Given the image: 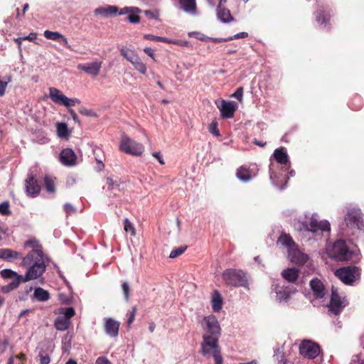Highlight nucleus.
<instances>
[{
	"label": "nucleus",
	"instance_id": "8",
	"mask_svg": "<svg viewBox=\"0 0 364 364\" xmlns=\"http://www.w3.org/2000/svg\"><path fill=\"white\" fill-rule=\"evenodd\" d=\"M119 149L126 154L136 156H141L144 151V146L141 144L132 139L127 135L122 136Z\"/></svg>",
	"mask_w": 364,
	"mask_h": 364
},
{
	"label": "nucleus",
	"instance_id": "3",
	"mask_svg": "<svg viewBox=\"0 0 364 364\" xmlns=\"http://www.w3.org/2000/svg\"><path fill=\"white\" fill-rule=\"evenodd\" d=\"M203 330L201 350L208 351L218 346L221 328L217 318L213 315L205 316L201 321Z\"/></svg>",
	"mask_w": 364,
	"mask_h": 364
},
{
	"label": "nucleus",
	"instance_id": "22",
	"mask_svg": "<svg viewBox=\"0 0 364 364\" xmlns=\"http://www.w3.org/2000/svg\"><path fill=\"white\" fill-rule=\"evenodd\" d=\"M178 1L180 9L185 13L191 16L198 15L196 0H178Z\"/></svg>",
	"mask_w": 364,
	"mask_h": 364
},
{
	"label": "nucleus",
	"instance_id": "47",
	"mask_svg": "<svg viewBox=\"0 0 364 364\" xmlns=\"http://www.w3.org/2000/svg\"><path fill=\"white\" fill-rule=\"evenodd\" d=\"M107 185L110 191L119 190V181H114L112 178H107Z\"/></svg>",
	"mask_w": 364,
	"mask_h": 364
},
{
	"label": "nucleus",
	"instance_id": "31",
	"mask_svg": "<svg viewBox=\"0 0 364 364\" xmlns=\"http://www.w3.org/2000/svg\"><path fill=\"white\" fill-rule=\"evenodd\" d=\"M144 38L149 40V41H160V42H165L168 43H173V44H178L177 41L171 40L165 37H161V36H156L151 34H145Z\"/></svg>",
	"mask_w": 364,
	"mask_h": 364
},
{
	"label": "nucleus",
	"instance_id": "62",
	"mask_svg": "<svg viewBox=\"0 0 364 364\" xmlns=\"http://www.w3.org/2000/svg\"><path fill=\"white\" fill-rule=\"evenodd\" d=\"M152 156L159 161L160 164H161V165L164 164V161L160 152H153Z\"/></svg>",
	"mask_w": 364,
	"mask_h": 364
},
{
	"label": "nucleus",
	"instance_id": "55",
	"mask_svg": "<svg viewBox=\"0 0 364 364\" xmlns=\"http://www.w3.org/2000/svg\"><path fill=\"white\" fill-rule=\"evenodd\" d=\"M209 132L214 136H220V132L218 129L217 122L214 121V122H211V124L209 126Z\"/></svg>",
	"mask_w": 364,
	"mask_h": 364
},
{
	"label": "nucleus",
	"instance_id": "64",
	"mask_svg": "<svg viewBox=\"0 0 364 364\" xmlns=\"http://www.w3.org/2000/svg\"><path fill=\"white\" fill-rule=\"evenodd\" d=\"M209 41H212L215 43H222V42H225V41H230L228 38H213V37H209Z\"/></svg>",
	"mask_w": 364,
	"mask_h": 364
},
{
	"label": "nucleus",
	"instance_id": "50",
	"mask_svg": "<svg viewBox=\"0 0 364 364\" xmlns=\"http://www.w3.org/2000/svg\"><path fill=\"white\" fill-rule=\"evenodd\" d=\"M9 206V203L8 201H4L0 203V213L4 215H9L11 213Z\"/></svg>",
	"mask_w": 364,
	"mask_h": 364
},
{
	"label": "nucleus",
	"instance_id": "44",
	"mask_svg": "<svg viewBox=\"0 0 364 364\" xmlns=\"http://www.w3.org/2000/svg\"><path fill=\"white\" fill-rule=\"evenodd\" d=\"M269 178L272 181V183L274 186L277 187L278 188L283 190L286 188V183L284 186H279L277 181V174L272 171V168H270L269 169Z\"/></svg>",
	"mask_w": 364,
	"mask_h": 364
},
{
	"label": "nucleus",
	"instance_id": "29",
	"mask_svg": "<svg viewBox=\"0 0 364 364\" xmlns=\"http://www.w3.org/2000/svg\"><path fill=\"white\" fill-rule=\"evenodd\" d=\"M278 243H280L283 246H285L288 251L294 249L296 247V244L293 240L292 237L286 233H282L278 238Z\"/></svg>",
	"mask_w": 364,
	"mask_h": 364
},
{
	"label": "nucleus",
	"instance_id": "17",
	"mask_svg": "<svg viewBox=\"0 0 364 364\" xmlns=\"http://www.w3.org/2000/svg\"><path fill=\"white\" fill-rule=\"evenodd\" d=\"M288 257L291 262L299 265L305 264L309 260V255L302 252L296 247L289 250Z\"/></svg>",
	"mask_w": 364,
	"mask_h": 364
},
{
	"label": "nucleus",
	"instance_id": "21",
	"mask_svg": "<svg viewBox=\"0 0 364 364\" xmlns=\"http://www.w3.org/2000/svg\"><path fill=\"white\" fill-rule=\"evenodd\" d=\"M41 190L40 186L33 176L28 177L26 181V192L28 196L36 197L38 195Z\"/></svg>",
	"mask_w": 364,
	"mask_h": 364
},
{
	"label": "nucleus",
	"instance_id": "6",
	"mask_svg": "<svg viewBox=\"0 0 364 364\" xmlns=\"http://www.w3.org/2000/svg\"><path fill=\"white\" fill-rule=\"evenodd\" d=\"M328 255L339 261H347L352 259L353 252L350 251L345 241L339 240L333 245H329L326 247Z\"/></svg>",
	"mask_w": 364,
	"mask_h": 364
},
{
	"label": "nucleus",
	"instance_id": "46",
	"mask_svg": "<svg viewBox=\"0 0 364 364\" xmlns=\"http://www.w3.org/2000/svg\"><path fill=\"white\" fill-rule=\"evenodd\" d=\"M23 257H24V256H23L22 253L11 250V254H10V256H9V262H16L17 260H19V259H21V262H22Z\"/></svg>",
	"mask_w": 364,
	"mask_h": 364
},
{
	"label": "nucleus",
	"instance_id": "23",
	"mask_svg": "<svg viewBox=\"0 0 364 364\" xmlns=\"http://www.w3.org/2000/svg\"><path fill=\"white\" fill-rule=\"evenodd\" d=\"M49 97L54 103L65 106L66 96L60 90L55 87H50Z\"/></svg>",
	"mask_w": 364,
	"mask_h": 364
},
{
	"label": "nucleus",
	"instance_id": "59",
	"mask_svg": "<svg viewBox=\"0 0 364 364\" xmlns=\"http://www.w3.org/2000/svg\"><path fill=\"white\" fill-rule=\"evenodd\" d=\"M248 36V33L247 32H240L238 33L231 37H229L228 39L233 40V39H239V38H244Z\"/></svg>",
	"mask_w": 364,
	"mask_h": 364
},
{
	"label": "nucleus",
	"instance_id": "11",
	"mask_svg": "<svg viewBox=\"0 0 364 364\" xmlns=\"http://www.w3.org/2000/svg\"><path fill=\"white\" fill-rule=\"evenodd\" d=\"M272 291L276 294V300L279 303H285L294 294L296 289L291 285H284L280 283H275L272 285Z\"/></svg>",
	"mask_w": 364,
	"mask_h": 364
},
{
	"label": "nucleus",
	"instance_id": "30",
	"mask_svg": "<svg viewBox=\"0 0 364 364\" xmlns=\"http://www.w3.org/2000/svg\"><path fill=\"white\" fill-rule=\"evenodd\" d=\"M201 353L204 356L213 357L215 359V364H223V358L220 355L219 347H216L214 349H210L207 352L201 350Z\"/></svg>",
	"mask_w": 364,
	"mask_h": 364
},
{
	"label": "nucleus",
	"instance_id": "36",
	"mask_svg": "<svg viewBox=\"0 0 364 364\" xmlns=\"http://www.w3.org/2000/svg\"><path fill=\"white\" fill-rule=\"evenodd\" d=\"M21 283H18V281H12L9 284L2 286L1 287V291L3 293H9L15 289H16Z\"/></svg>",
	"mask_w": 364,
	"mask_h": 364
},
{
	"label": "nucleus",
	"instance_id": "25",
	"mask_svg": "<svg viewBox=\"0 0 364 364\" xmlns=\"http://www.w3.org/2000/svg\"><path fill=\"white\" fill-rule=\"evenodd\" d=\"M0 274L4 279H12L18 281V283L23 282V275L18 274L16 272L11 269H4L0 272Z\"/></svg>",
	"mask_w": 364,
	"mask_h": 364
},
{
	"label": "nucleus",
	"instance_id": "2",
	"mask_svg": "<svg viewBox=\"0 0 364 364\" xmlns=\"http://www.w3.org/2000/svg\"><path fill=\"white\" fill-rule=\"evenodd\" d=\"M295 229L301 232L309 240L315 241H326L328 240L331 225L326 220H319L318 214L306 213L304 216H300L294 220Z\"/></svg>",
	"mask_w": 364,
	"mask_h": 364
},
{
	"label": "nucleus",
	"instance_id": "13",
	"mask_svg": "<svg viewBox=\"0 0 364 364\" xmlns=\"http://www.w3.org/2000/svg\"><path fill=\"white\" fill-rule=\"evenodd\" d=\"M215 105L220 112L221 117L225 119L233 117L235 112L238 108V105L235 101L217 100Z\"/></svg>",
	"mask_w": 364,
	"mask_h": 364
},
{
	"label": "nucleus",
	"instance_id": "19",
	"mask_svg": "<svg viewBox=\"0 0 364 364\" xmlns=\"http://www.w3.org/2000/svg\"><path fill=\"white\" fill-rule=\"evenodd\" d=\"M274 159L281 165L285 166V170H288L290 167V161L289 156L284 148L281 147L274 150L273 153Z\"/></svg>",
	"mask_w": 364,
	"mask_h": 364
},
{
	"label": "nucleus",
	"instance_id": "4",
	"mask_svg": "<svg viewBox=\"0 0 364 364\" xmlns=\"http://www.w3.org/2000/svg\"><path fill=\"white\" fill-rule=\"evenodd\" d=\"M343 220L349 230L353 232H364V215L360 208L357 206L347 208Z\"/></svg>",
	"mask_w": 364,
	"mask_h": 364
},
{
	"label": "nucleus",
	"instance_id": "32",
	"mask_svg": "<svg viewBox=\"0 0 364 364\" xmlns=\"http://www.w3.org/2000/svg\"><path fill=\"white\" fill-rule=\"evenodd\" d=\"M273 358L279 364H287V360L284 357V350L282 348H278L274 350Z\"/></svg>",
	"mask_w": 364,
	"mask_h": 364
},
{
	"label": "nucleus",
	"instance_id": "28",
	"mask_svg": "<svg viewBox=\"0 0 364 364\" xmlns=\"http://www.w3.org/2000/svg\"><path fill=\"white\" fill-rule=\"evenodd\" d=\"M283 278L289 282H294L299 277V270L295 268H288L282 272Z\"/></svg>",
	"mask_w": 364,
	"mask_h": 364
},
{
	"label": "nucleus",
	"instance_id": "58",
	"mask_svg": "<svg viewBox=\"0 0 364 364\" xmlns=\"http://www.w3.org/2000/svg\"><path fill=\"white\" fill-rule=\"evenodd\" d=\"M136 307H133L132 311L129 314V317L127 318V323L130 325L135 318V314H136Z\"/></svg>",
	"mask_w": 364,
	"mask_h": 364
},
{
	"label": "nucleus",
	"instance_id": "5",
	"mask_svg": "<svg viewBox=\"0 0 364 364\" xmlns=\"http://www.w3.org/2000/svg\"><path fill=\"white\" fill-rule=\"evenodd\" d=\"M226 284L232 287H243L249 288L248 276L241 270L234 269H226L222 274Z\"/></svg>",
	"mask_w": 364,
	"mask_h": 364
},
{
	"label": "nucleus",
	"instance_id": "37",
	"mask_svg": "<svg viewBox=\"0 0 364 364\" xmlns=\"http://www.w3.org/2000/svg\"><path fill=\"white\" fill-rule=\"evenodd\" d=\"M315 18L316 22L320 24L321 26H323V27L327 26L328 21L329 20V18L324 16L323 14L322 11H317L315 13Z\"/></svg>",
	"mask_w": 364,
	"mask_h": 364
},
{
	"label": "nucleus",
	"instance_id": "51",
	"mask_svg": "<svg viewBox=\"0 0 364 364\" xmlns=\"http://www.w3.org/2000/svg\"><path fill=\"white\" fill-rule=\"evenodd\" d=\"M230 97L236 98L239 102H242L243 99V87H237L235 92L230 95Z\"/></svg>",
	"mask_w": 364,
	"mask_h": 364
},
{
	"label": "nucleus",
	"instance_id": "49",
	"mask_svg": "<svg viewBox=\"0 0 364 364\" xmlns=\"http://www.w3.org/2000/svg\"><path fill=\"white\" fill-rule=\"evenodd\" d=\"M80 100L77 98H68V97H66L65 107H67L68 109H70V107L76 105H80Z\"/></svg>",
	"mask_w": 364,
	"mask_h": 364
},
{
	"label": "nucleus",
	"instance_id": "40",
	"mask_svg": "<svg viewBox=\"0 0 364 364\" xmlns=\"http://www.w3.org/2000/svg\"><path fill=\"white\" fill-rule=\"evenodd\" d=\"M134 68L137 70L140 73L145 74L146 72V65L138 58L136 60H134L132 63Z\"/></svg>",
	"mask_w": 364,
	"mask_h": 364
},
{
	"label": "nucleus",
	"instance_id": "1",
	"mask_svg": "<svg viewBox=\"0 0 364 364\" xmlns=\"http://www.w3.org/2000/svg\"><path fill=\"white\" fill-rule=\"evenodd\" d=\"M23 247L27 253L21 265L27 268L26 274L23 275V282H27L43 275L46 269L48 258L43 254L41 245L36 239L26 241Z\"/></svg>",
	"mask_w": 364,
	"mask_h": 364
},
{
	"label": "nucleus",
	"instance_id": "54",
	"mask_svg": "<svg viewBox=\"0 0 364 364\" xmlns=\"http://www.w3.org/2000/svg\"><path fill=\"white\" fill-rule=\"evenodd\" d=\"M139 13H130L127 16V20L132 23H138L141 21V18L138 16Z\"/></svg>",
	"mask_w": 364,
	"mask_h": 364
},
{
	"label": "nucleus",
	"instance_id": "7",
	"mask_svg": "<svg viewBox=\"0 0 364 364\" xmlns=\"http://www.w3.org/2000/svg\"><path fill=\"white\" fill-rule=\"evenodd\" d=\"M59 316L55 318L54 326L60 331L67 330L70 324V318L75 314V309L73 307L60 308L58 309Z\"/></svg>",
	"mask_w": 364,
	"mask_h": 364
},
{
	"label": "nucleus",
	"instance_id": "48",
	"mask_svg": "<svg viewBox=\"0 0 364 364\" xmlns=\"http://www.w3.org/2000/svg\"><path fill=\"white\" fill-rule=\"evenodd\" d=\"M188 36L189 37L195 38L198 39V40L202 41H209V37L208 36L204 35L202 33L197 32V31L189 32L188 33Z\"/></svg>",
	"mask_w": 364,
	"mask_h": 364
},
{
	"label": "nucleus",
	"instance_id": "52",
	"mask_svg": "<svg viewBox=\"0 0 364 364\" xmlns=\"http://www.w3.org/2000/svg\"><path fill=\"white\" fill-rule=\"evenodd\" d=\"M122 290L124 294V299L127 301L129 298L130 287L128 282H124L122 284Z\"/></svg>",
	"mask_w": 364,
	"mask_h": 364
},
{
	"label": "nucleus",
	"instance_id": "20",
	"mask_svg": "<svg viewBox=\"0 0 364 364\" xmlns=\"http://www.w3.org/2000/svg\"><path fill=\"white\" fill-rule=\"evenodd\" d=\"M310 287L316 299H322L326 294V289L323 282L318 279H313L310 282Z\"/></svg>",
	"mask_w": 364,
	"mask_h": 364
},
{
	"label": "nucleus",
	"instance_id": "61",
	"mask_svg": "<svg viewBox=\"0 0 364 364\" xmlns=\"http://www.w3.org/2000/svg\"><path fill=\"white\" fill-rule=\"evenodd\" d=\"M6 85L7 82L0 80V96H3L4 95Z\"/></svg>",
	"mask_w": 364,
	"mask_h": 364
},
{
	"label": "nucleus",
	"instance_id": "14",
	"mask_svg": "<svg viewBox=\"0 0 364 364\" xmlns=\"http://www.w3.org/2000/svg\"><path fill=\"white\" fill-rule=\"evenodd\" d=\"M257 170L256 168H250L246 166H242L237 169L236 176L243 183H247L256 177Z\"/></svg>",
	"mask_w": 364,
	"mask_h": 364
},
{
	"label": "nucleus",
	"instance_id": "43",
	"mask_svg": "<svg viewBox=\"0 0 364 364\" xmlns=\"http://www.w3.org/2000/svg\"><path fill=\"white\" fill-rule=\"evenodd\" d=\"M124 229L127 232H130V233L132 236H135V235H136L135 228L128 218H125L124 220Z\"/></svg>",
	"mask_w": 364,
	"mask_h": 364
},
{
	"label": "nucleus",
	"instance_id": "16",
	"mask_svg": "<svg viewBox=\"0 0 364 364\" xmlns=\"http://www.w3.org/2000/svg\"><path fill=\"white\" fill-rule=\"evenodd\" d=\"M120 323L112 318H105L104 328L107 335L109 337L115 338L119 334Z\"/></svg>",
	"mask_w": 364,
	"mask_h": 364
},
{
	"label": "nucleus",
	"instance_id": "35",
	"mask_svg": "<svg viewBox=\"0 0 364 364\" xmlns=\"http://www.w3.org/2000/svg\"><path fill=\"white\" fill-rule=\"evenodd\" d=\"M142 11L136 6H126L120 10L119 9V11L117 12L118 15L122 16L124 14H129L130 13H141Z\"/></svg>",
	"mask_w": 364,
	"mask_h": 364
},
{
	"label": "nucleus",
	"instance_id": "57",
	"mask_svg": "<svg viewBox=\"0 0 364 364\" xmlns=\"http://www.w3.org/2000/svg\"><path fill=\"white\" fill-rule=\"evenodd\" d=\"M64 210L66 212L67 214H71L75 211V209L72 204L66 203L64 205Z\"/></svg>",
	"mask_w": 364,
	"mask_h": 364
},
{
	"label": "nucleus",
	"instance_id": "34",
	"mask_svg": "<svg viewBox=\"0 0 364 364\" xmlns=\"http://www.w3.org/2000/svg\"><path fill=\"white\" fill-rule=\"evenodd\" d=\"M121 55L125 58L128 61H129L132 64L134 60H136L139 56L134 53V52L130 50H127L125 48H122L120 50Z\"/></svg>",
	"mask_w": 364,
	"mask_h": 364
},
{
	"label": "nucleus",
	"instance_id": "27",
	"mask_svg": "<svg viewBox=\"0 0 364 364\" xmlns=\"http://www.w3.org/2000/svg\"><path fill=\"white\" fill-rule=\"evenodd\" d=\"M50 293L41 288V287H36L34 289L33 299L40 301V302H44L50 299Z\"/></svg>",
	"mask_w": 364,
	"mask_h": 364
},
{
	"label": "nucleus",
	"instance_id": "26",
	"mask_svg": "<svg viewBox=\"0 0 364 364\" xmlns=\"http://www.w3.org/2000/svg\"><path fill=\"white\" fill-rule=\"evenodd\" d=\"M217 16L223 23H229L233 21L230 10L221 5H218L217 7Z\"/></svg>",
	"mask_w": 364,
	"mask_h": 364
},
{
	"label": "nucleus",
	"instance_id": "41",
	"mask_svg": "<svg viewBox=\"0 0 364 364\" xmlns=\"http://www.w3.org/2000/svg\"><path fill=\"white\" fill-rule=\"evenodd\" d=\"M61 35L62 34L58 31H51L48 30L45 31L43 33L44 37L47 39L55 41H58Z\"/></svg>",
	"mask_w": 364,
	"mask_h": 364
},
{
	"label": "nucleus",
	"instance_id": "53",
	"mask_svg": "<svg viewBox=\"0 0 364 364\" xmlns=\"http://www.w3.org/2000/svg\"><path fill=\"white\" fill-rule=\"evenodd\" d=\"M11 249H9V248L0 249V259L9 262V256L11 254Z\"/></svg>",
	"mask_w": 364,
	"mask_h": 364
},
{
	"label": "nucleus",
	"instance_id": "10",
	"mask_svg": "<svg viewBox=\"0 0 364 364\" xmlns=\"http://www.w3.org/2000/svg\"><path fill=\"white\" fill-rule=\"evenodd\" d=\"M346 306L345 297L340 294L338 289L333 286L331 288V295L328 311L333 315H338Z\"/></svg>",
	"mask_w": 364,
	"mask_h": 364
},
{
	"label": "nucleus",
	"instance_id": "9",
	"mask_svg": "<svg viewBox=\"0 0 364 364\" xmlns=\"http://www.w3.org/2000/svg\"><path fill=\"white\" fill-rule=\"evenodd\" d=\"M335 274L343 283L349 285L359 278L360 269L357 267L348 266L337 269Z\"/></svg>",
	"mask_w": 364,
	"mask_h": 364
},
{
	"label": "nucleus",
	"instance_id": "60",
	"mask_svg": "<svg viewBox=\"0 0 364 364\" xmlns=\"http://www.w3.org/2000/svg\"><path fill=\"white\" fill-rule=\"evenodd\" d=\"M95 364H112L111 362L106 357H99L95 362Z\"/></svg>",
	"mask_w": 364,
	"mask_h": 364
},
{
	"label": "nucleus",
	"instance_id": "12",
	"mask_svg": "<svg viewBox=\"0 0 364 364\" xmlns=\"http://www.w3.org/2000/svg\"><path fill=\"white\" fill-rule=\"evenodd\" d=\"M319 353V346L311 341L304 340L299 345V353L309 359L316 358Z\"/></svg>",
	"mask_w": 364,
	"mask_h": 364
},
{
	"label": "nucleus",
	"instance_id": "39",
	"mask_svg": "<svg viewBox=\"0 0 364 364\" xmlns=\"http://www.w3.org/2000/svg\"><path fill=\"white\" fill-rule=\"evenodd\" d=\"M44 181L47 191L48 193H54L55 189L53 178L50 176H46L44 178Z\"/></svg>",
	"mask_w": 364,
	"mask_h": 364
},
{
	"label": "nucleus",
	"instance_id": "63",
	"mask_svg": "<svg viewBox=\"0 0 364 364\" xmlns=\"http://www.w3.org/2000/svg\"><path fill=\"white\" fill-rule=\"evenodd\" d=\"M50 361V359L48 355H41L40 356L41 364H49Z\"/></svg>",
	"mask_w": 364,
	"mask_h": 364
},
{
	"label": "nucleus",
	"instance_id": "42",
	"mask_svg": "<svg viewBox=\"0 0 364 364\" xmlns=\"http://www.w3.org/2000/svg\"><path fill=\"white\" fill-rule=\"evenodd\" d=\"M145 16L149 19L159 20L160 12L158 9L145 10L143 11Z\"/></svg>",
	"mask_w": 364,
	"mask_h": 364
},
{
	"label": "nucleus",
	"instance_id": "18",
	"mask_svg": "<svg viewBox=\"0 0 364 364\" xmlns=\"http://www.w3.org/2000/svg\"><path fill=\"white\" fill-rule=\"evenodd\" d=\"M76 160V155L71 149H64L60 154V161L64 166H75Z\"/></svg>",
	"mask_w": 364,
	"mask_h": 364
},
{
	"label": "nucleus",
	"instance_id": "15",
	"mask_svg": "<svg viewBox=\"0 0 364 364\" xmlns=\"http://www.w3.org/2000/svg\"><path fill=\"white\" fill-rule=\"evenodd\" d=\"M102 62L100 60H95L87 64H79L77 69L82 70L88 75L96 77L100 74Z\"/></svg>",
	"mask_w": 364,
	"mask_h": 364
},
{
	"label": "nucleus",
	"instance_id": "24",
	"mask_svg": "<svg viewBox=\"0 0 364 364\" xmlns=\"http://www.w3.org/2000/svg\"><path fill=\"white\" fill-rule=\"evenodd\" d=\"M119 8L117 6L106 5L105 6L98 7L95 9L94 13L95 15H100L105 18L110 16L117 14Z\"/></svg>",
	"mask_w": 364,
	"mask_h": 364
},
{
	"label": "nucleus",
	"instance_id": "33",
	"mask_svg": "<svg viewBox=\"0 0 364 364\" xmlns=\"http://www.w3.org/2000/svg\"><path fill=\"white\" fill-rule=\"evenodd\" d=\"M57 134L60 138H67L69 136L68 126L65 123L57 124Z\"/></svg>",
	"mask_w": 364,
	"mask_h": 364
},
{
	"label": "nucleus",
	"instance_id": "56",
	"mask_svg": "<svg viewBox=\"0 0 364 364\" xmlns=\"http://www.w3.org/2000/svg\"><path fill=\"white\" fill-rule=\"evenodd\" d=\"M58 42L65 48L70 50H73L74 51V48H73V46L69 44L68 41V39L63 36V35H61L59 40H58Z\"/></svg>",
	"mask_w": 364,
	"mask_h": 364
},
{
	"label": "nucleus",
	"instance_id": "45",
	"mask_svg": "<svg viewBox=\"0 0 364 364\" xmlns=\"http://www.w3.org/2000/svg\"><path fill=\"white\" fill-rule=\"evenodd\" d=\"M186 249H187L186 246H182V247H178L177 248H175L171 252V253L169 255V257L172 258V259L176 258L177 257L182 255L186 251Z\"/></svg>",
	"mask_w": 364,
	"mask_h": 364
},
{
	"label": "nucleus",
	"instance_id": "38",
	"mask_svg": "<svg viewBox=\"0 0 364 364\" xmlns=\"http://www.w3.org/2000/svg\"><path fill=\"white\" fill-rule=\"evenodd\" d=\"M212 308L214 311H219L222 308V299L218 294L214 295L213 297Z\"/></svg>",
	"mask_w": 364,
	"mask_h": 364
}]
</instances>
